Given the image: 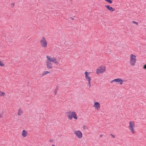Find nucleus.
Listing matches in <instances>:
<instances>
[{
	"mask_svg": "<svg viewBox=\"0 0 146 146\" xmlns=\"http://www.w3.org/2000/svg\"><path fill=\"white\" fill-rule=\"evenodd\" d=\"M46 57L47 59L46 63L47 68L48 69H51L53 68V65L52 62L57 65L59 64L60 62H62V60L60 58H56L54 57H51L48 55L46 56Z\"/></svg>",
	"mask_w": 146,
	"mask_h": 146,
	"instance_id": "nucleus-1",
	"label": "nucleus"
},
{
	"mask_svg": "<svg viewBox=\"0 0 146 146\" xmlns=\"http://www.w3.org/2000/svg\"><path fill=\"white\" fill-rule=\"evenodd\" d=\"M40 46L43 48H46L48 46V42L44 36H42L40 40Z\"/></svg>",
	"mask_w": 146,
	"mask_h": 146,
	"instance_id": "nucleus-2",
	"label": "nucleus"
},
{
	"mask_svg": "<svg viewBox=\"0 0 146 146\" xmlns=\"http://www.w3.org/2000/svg\"><path fill=\"white\" fill-rule=\"evenodd\" d=\"M136 56L133 54H131L129 56V62L131 66H134L136 62Z\"/></svg>",
	"mask_w": 146,
	"mask_h": 146,
	"instance_id": "nucleus-3",
	"label": "nucleus"
},
{
	"mask_svg": "<svg viewBox=\"0 0 146 146\" xmlns=\"http://www.w3.org/2000/svg\"><path fill=\"white\" fill-rule=\"evenodd\" d=\"M90 73L91 72H88L87 71H86L84 72L85 78L86 80L88 82V86L89 87H90L91 86V81L92 79L89 76Z\"/></svg>",
	"mask_w": 146,
	"mask_h": 146,
	"instance_id": "nucleus-4",
	"label": "nucleus"
},
{
	"mask_svg": "<svg viewBox=\"0 0 146 146\" xmlns=\"http://www.w3.org/2000/svg\"><path fill=\"white\" fill-rule=\"evenodd\" d=\"M106 71V67L104 66H101L99 67L96 70V73L97 74H102Z\"/></svg>",
	"mask_w": 146,
	"mask_h": 146,
	"instance_id": "nucleus-5",
	"label": "nucleus"
},
{
	"mask_svg": "<svg viewBox=\"0 0 146 146\" xmlns=\"http://www.w3.org/2000/svg\"><path fill=\"white\" fill-rule=\"evenodd\" d=\"M123 82V80L121 78H118L115 79L111 80L110 82L111 84H113L114 83H116L117 84H119L120 85H121Z\"/></svg>",
	"mask_w": 146,
	"mask_h": 146,
	"instance_id": "nucleus-6",
	"label": "nucleus"
},
{
	"mask_svg": "<svg viewBox=\"0 0 146 146\" xmlns=\"http://www.w3.org/2000/svg\"><path fill=\"white\" fill-rule=\"evenodd\" d=\"M134 122L133 121H130L129 122V128L133 134H134L135 133L134 130Z\"/></svg>",
	"mask_w": 146,
	"mask_h": 146,
	"instance_id": "nucleus-7",
	"label": "nucleus"
},
{
	"mask_svg": "<svg viewBox=\"0 0 146 146\" xmlns=\"http://www.w3.org/2000/svg\"><path fill=\"white\" fill-rule=\"evenodd\" d=\"M74 133L77 136L78 138H81L82 137V134L81 131L79 130L75 131Z\"/></svg>",
	"mask_w": 146,
	"mask_h": 146,
	"instance_id": "nucleus-8",
	"label": "nucleus"
},
{
	"mask_svg": "<svg viewBox=\"0 0 146 146\" xmlns=\"http://www.w3.org/2000/svg\"><path fill=\"white\" fill-rule=\"evenodd\" d=\"M93 106L95 107V108L97 110H99L100 108V104L98 102H95Z\"/></svg>",
	"mask_w": 146,
	"mask_h": 146,
	"instance_id": "nucleus-9",
	"label": "nucleus"
},
{
	"mask_svg": "<svg viewBox=\"0 0 146 146\" xmlns=\"http://www.w3.org/2000/svg\"><path fill=\"white\" fill-rule=\"evenodd\" d=\"M105 7L108 10L111 12H113L115 10L114 9L111 7H110L109 5H105Z\"/></svg>",
	"mask_w": 146,
	"mask_h": 146,
	"instance_id": "nucleus-10",
	"label": "nucleus"
},
{
	"mask_svg": "<svg viewBox=\"0 0 146 146\" xmlns=\"http://www.w3.org/2000/svg\"><path fill=\"white\" fill-rule=\"evenodd\" d=\"M27 132L25 130H23L22 131V135L23 137H25L27 135Z\"/></svg>",
	"mask_w": 146,
	"mask_h": 146,
	"instance_id": "nucleus-11",
	"label": "nucleus"
},
{
	"mask_svg": "<svg viewBox=\"0 0 146 146\" xmlns=\"http://www.w3.org/2000/svg\"><path fill=\"white\" fill-rule=\"evenodd\" d=\"M68 113L69 114L68 115H67L68 117V118L70 119L71 120L72 119V112L70 113V111H69V112H66V113Z\"/></svg>",
	"mask_w": 146,
	"mask_h": 146,
	"instance_id": "nucleus-12",
	"label": "nucleus"
},
{
	"mask_svg": "<svg viewBox=\"0 0 146 146\" xmlns=\"http://www.w3.org/2000/svg\"><path fill=\"white\" fill-rule=\"evenodd\" d=\"M72 117H73L75 119H77V116L75 112L72 111Z\"/></svg>",
	"mask_w": 146,
	"mask_h": 146,
	"instance_id": "nucleus-13",
	"label": "nucleus"
},
{
	"mask_svg": "<svg viewBox=\"0 0 146 146\" xmlns=\"http://www.w3.org/2000/svg\"><path fill=\"white\" fill-rule=\"evenodd\" d=\"M50 72L48 71H45L43 72V73L42 74V76H44V75L47 74H50Z\"/></svg>",
	"mask_w": 146,
	"mask_h": 146,
	"instance_id": "nucleus-14",
	"label": "nucleus"
},
{
	"mask_svg": "<svg viewBox=\"0 0 146 146\" xmlns=\"http://www.w3.org/2000/svg\"><path fill=\"white\" fill-rule=\"evenodd\" d=\"M5 64L2 61L0 60V66L4 67L5 66Z\"/></svg>",
	"mask_w": 146,
	"mask_h": 146,
	"instance_id": "nucleus-15",
	"label": "nucleus"
},
{
	"mask_svg": "<svg viewBox=\"0 0 146 146\" xmlns=\"http://www.w3.org/2000/svg\"><path fill=\"white\" fill-rule=\"evenodd\" d=\"M22 111L21 110V108H19L18 111V115H20L22 113Z\"/></svg>",
	"mask_w": 146,
	"mask_h": 146,
	"instance_id": "nucleus-16",
	"label": "nucleus"
},
{
	"mask_svg": "<svg viewBox=\"0 0 146 146\" xmlns=\"http://www.w3.org/2000/svg\"><path fill=\"white\" fill-rule=\"evenodd\" d=\"M0 95L1 96H3L5 95L4 92H0Z\"/></svg>",
	"mask_w": 146,
	"mask_h": 146,
	"instance_id": "nucleus-17",
	"label": "nucleus"
},
{
	"mask_svg": "<svg viewBox=\"0 0 146 146\" xmlns=\"http://www.w3.org/2000/svg\"><path fill=\"white\" fill-rule=\"evenodd\" d=\"M105 1L110 4H111L112 3V1L111 0H105Z\"/></svg>",
	"mask_w": 146,
	"mask_h": 146,
	"instance_id": "nucleus-18",
	"label": "nucleus"
},
{
	"mask_svg": "<svg viewBox=\"0 0 146 146\" xmlns=\"http://www.w3.org/2000/svg\"><path fill=\"white\" fill-rule=\"evenodd\" d=\"M132 23L133 24H135L137 25H138V23L137 22H135V21H132Z\"/></svg>",
	"mask_w": 146,
	"mask_h": 146,
	"instance_id": "nucleus-19",
	"label": "nucleus"
},
{
	"mask_svg": "<svg viewBox=\"0 0 146 146\" xmlns=\"http://www.w3.org/2000/svg\"><path fill=\"white\" fill-rule=\"evenodd\" d=\"M143 68L144 69H146V64L143 65Z\"/></svg>",
	"mask_w": 146,
	"mask_h": 146,
	"instance_id": "nucleus-20",
	"label": "nucleus"
},
{
	"mask_svg": "<svg viewBox=\"0 0 146 146\" xmlns=\"http://www.w3.org/2000/svg\"><path fill=\"white\" fill-rule=\"evenodd\" d=\"M111 137H113V138L115 137V136L114 135H113L112 134H111Z\"/></svg>",
	"mask_w": 146,
	"mask_h": 146,
	"instance_id": "nucleus-21",
	"label": "nucleus"
},
{
	"mask_svg": "<svg viewBox=\"0 0 146 146\" xmlns=\"http://www.w3.org/2000/svg\"><path fill=\"white\" fill-rule=\"evenodd\" d=\"M83 128L84 129H86V126L85 125H83Z\"/></svg>",
	"mask_w": 146,
	"mask_h": 146,
	"instance_id": "nucleus-22",
	"label": "nucleus"
},
{
	"mask_svg": "<svg viewBox=\"0 0 146 146\" xmlns=\"http://www.w3.org/2000/svg\"><path fill=\"white\" fill-rule=\"evenodd\" d=\"M57 92H54V95H56Z\"/></svg>",
	"mask_w": 146,
	"mask_h": 146,
	"instance_id": "nucleus-23",
	"label": "nucleus"
},
{
	"mask_svg": "<svg viewBox=\"0 0 146 146\" xmlns=\"http://www.w3.org/2000/svg\"><path fill=\"white\" fill-rule=\"evenodd\" d=\"M52 139H50L49 141L50 142H52Z\"/></svg>",
	"mask_w": 146,
	"mask_h": 146,
	"instance_id": "nucleus-24",
	"label": "nucleus"
},
{
	"mask_svg": "<svg viewBox=\"0 0 146 146\" xmlns=\"http://www.w3.org/2000/svg\"><path fill=\"white\" fill-rule=\"evenodd\" d=\"M2 117V115L0 114V117Z\"/></svg>",
	"mask_w": 146,
	"mask_h": 146,
	"instance_id": "nucleus-25",
	"label": "nucleus"
},
{
	"mask_svg": "<svg viewBox=\"0 0 146 146\" xmlns=\"http://www.w3.org/2000/svg\"><path fill=\"white\" fill-rule=\"evenodd\" d=\"M103 135H100V137H102V136H103Z\"/></svg>",
	"mask_w": 146,
	"mask_h": 146,
	"instance_id": "nucleus-26",
	"label": "nucleus"
},
{
	"mask_svg": "<svg viewBox=\"0 0 146 146\" xmlns=\"http://www.w3.org/2000/svg\"><path fill=\"white\" fill-rule=\"evenodd\" d=\"M52 146H55L54 145H52Z\"/></svg>",
	"mask_w": 146,
	"mask_h": 146,
	"instance_id": "nucleus-27",
	"label": "nucleus"
}]
</instances>
